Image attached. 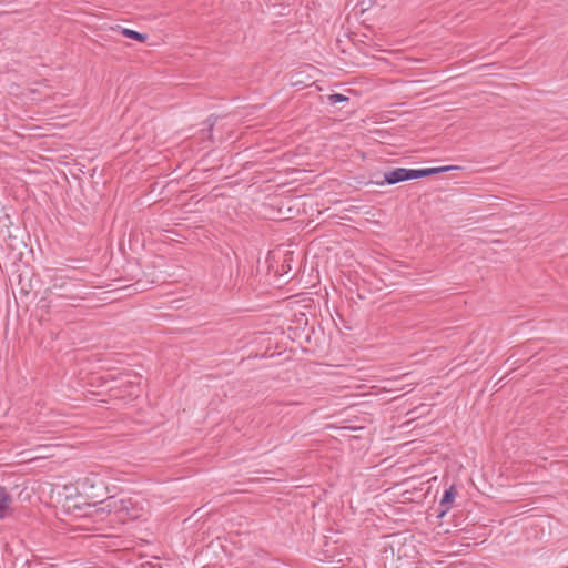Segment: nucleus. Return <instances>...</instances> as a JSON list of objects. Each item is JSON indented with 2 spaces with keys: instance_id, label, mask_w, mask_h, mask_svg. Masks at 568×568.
Wrapping results in <instances>:
<instances>
[{
  "instance_id": "obj_1",
  "label": "nucleus",
  "mask_w": 568,
  "mask_h": 568,
  "mask_svg": "<svg viewBox=\"0 0 568 568\" xmlns=\"http://www.w3.org/2000/svg\"><path fill=\"white\" fill-rule=\"evenodd\" d=\"M111 478L110 470L98 468L78 478L75 484L65 485L64 490L68 491L70 496L75 491L89 499H97L109 493L106 480Z\"/></svg>"
},
{
  "instance_id": "obj_2",
  "label": "nucleus",
  "mask_w": 568,
  "mask_h": 568,
  "mask_svg": "<svg viewBox=\"0 0 568 568\" xmlns=\"http://www.w3.org/2000/svg\"><path fill=\"white\" fill-rule=\"evenodd\" d=\"M98 511L114 515L119 520L135 519L142 515L143 506L133 497L110 496L102 500Z\"/></svg>"
},
{
  "instance_id": "obj_3",
  "label": "nucleus",
  "mask_w": 568,
  "mask_h": 568,
  "mask_svg": "<svg viewBox=\"0 0 568 568\" xmlns=\"http://www.w3.org/2000/svg\"><path fill=\"white\" fill-rule=\"evenodd\" d=\"M409 179V169L406 168H396L388 172L384 173L383 181H376L375 184L378 186H383L385 184H396L399 182L408 181Z\"/></svg>"
},
{
  "instance_id": "obj_4",
  "label": "nucleus",
  "mask_w": 568,
  "mask_h": 568,
  "mask_svg": "<svg viewBox=\"0 0 568 568\" xmlns=\"http://www.w3.org/2000/svg\"><path fill=\"white\" fill-rule=\"evenodd\" d=\"M455 169V166H437V168H424V169H409V179H420L429 175L447 172Z\"/></svg>"
},
{
  "instance_id": "obj_5",
  "label": "nucleus",
  "mask_w": 568,
  "mask_h": 568,
  "mask_svg": "<svg viewBox=\"0 0 568 568\" xmlns=\"http://www.w3.org/2000/svg\"><path fill=\"white\" fill-rule=\"evenodd\" d=\"M11 503V495L6 487L0 486V519H4L9 516Z\"/></svg>"
},
{
  "instance_id": "obj_6",
  "label": "nucleus",
  "mask_w": 568,
  "mask_h": 568,
  "mask_svg": "<svg viewBox=\"0 0 568 568\" xmlns=\"http://www.w3.org/2000/svg\"><path fill=\"white\" fill-rule=\"evenodd\" d=\"M456 496V490L454 486H450L448 489L445 490L442 499H440V506L443 507L442 515L447 513L450 508V505L453 504Z\"/></svg>"
},
{
  "instance_id": "obj_7",
  "label": "nucleus",
  "mask_w": 568,
  "mask_h": 568,
  "mask_svg": "<svg viewBox=\"0 0 568 568\" xmlns=\"http://www.w3.org/2000/svg\"><path fill=\"white\" fill-rule=\"evenodd\" d=\"M121 33L126 38L134 39L139 42H144L148 39V36L145 33H140L135 30H131L128 28L121 29Z\"/></svg>"
},
{
  "instance_id": "obj_8",
  "label": "nucleus",
  "mask_w": 568,
  "mask_h": 568,
  "mask_svg": "<svg viewBox=\"0 0 568 568\" xmlns=\"http://www.w3.org/2000/svg\"><path fill=\"white\" fill-rule=\"evenodd\" d=\"M328 99L332 104L347 101V97H345L344 94H341V93L331 94Z\"/></svg>"
}]
</instances>
